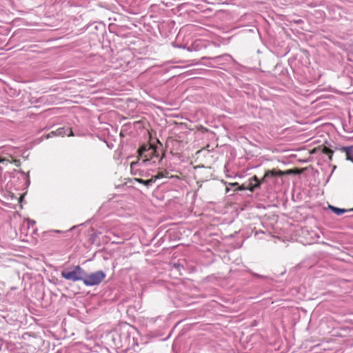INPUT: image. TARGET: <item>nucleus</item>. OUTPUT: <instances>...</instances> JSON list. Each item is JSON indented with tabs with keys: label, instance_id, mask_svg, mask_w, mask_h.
I'll use <instances>...</instances> for the list:
<instances>
[{
	"label": "nucleus",
	"instance_id": "nucleus-4",
	"mask_svg": "<svg viewBox=\"0 0 353 353\" xmlns=\"http://www.w3.org/2000/svg\"><path fill=\"white\" fill-rule=\"evenodd\" d=\"M343 150L346 153V159L353 162V148L349 147L345 148Z\"/></svg>",
	"mask_w": 353,
	"mask_h": 353
},
{
	"label": "nucleus",
	"instance_id": "nucleus-22",
	"mask_svg": "<svg viewBox=\"0 0 353 353\" xmlns=\"http://www.w3.org/2000/svg\"><path fill=\"white\" fill-rule=\"evenodd\" d=\"M265 181V179H264V176H263V179L261 181H259L261 183L264 182Z\"/></svg>",
	"mask_w": 353,
	"mask_h": 353
},
{
	"label": "nucleus",
	"instance_id": "nucleus-2",
	"mask_svg": "<svg viewBox=\"0 0 353 353\" xmlns=\"http://www.w3.org/2000/svg\"><path fill=\"white\" fill-rule=\"evenodd\" d=\"M105 277V274L101 271H97L90 274H85L83 279V283L87 286L99 285Z\"/></svg>",
	"mask_w": 353,
	"mask_h": 353
},
{
	"label": "nucleus",
	"instance_id": "nucleus-9",
	"mask_svg": "<svg viewBox=\"0 0 353 353\" xmlns=\"http://www.w3.org/2000/svg\"><path fill=\"white\" fill-rule=\"evenodd\" d=\"M261 185V182H256L255 183L250 184V187L248 188V190L252 192L255 188H259Z\"/></svg>",
	"mask_w": 353,
	"mask_h": 353
},
{
	"label": "nucleus",
	"instance_id": "nucleus-17",
	"mask_svg": "<svg viewBox=\"0 0 353 353\" xmlns=\"http://www.w3.org/2000/svg\"><path fill=\"white\" fill-rule=\"evenodd\" d=\"M135 180L139 182V183H143V180L141 179H135Z\"/></svg>",
	"mask_w": 353,
	"mask_h": 353
},
{
	"label": "nucleus",
	"instance_id": "nucleus-16",
	"mask_svg": "<svg viewBox=\"0 0 353 353\" xmlns=\"http://www.w3.org/2000/svg\"><path fill=\"white\" fill-rule=\"evenodd\" d=\"M135 180L139 182V183H143V180L141 179H135Z\"/></svg>",
	"mask_w": 353,
	"mask_h": 353
},
{
	"label": "nucleus",
	"instance_id": "nucleus-7",
	"mask_svg": "<svg viewBox=\"0 0 353 353\" xmlns=\"http://www.w3.org/2000/svg\"><path fill=\"white\" fill-rule=\"evenodd\" d=\"M165 174H168V172H165V173H163V172H159L157 175L152 176V178L154 179H155V181L157 180V179H163L164 177H165Z\"/></svg>",
	"mask_w": 353,
	"mask_h": 353
},
{
	"label": "nucleus",
	"instance_id": "nucleus-13",
	"mask_svg": "<svg viewBox=\"0 0 353 353\" xmlns=\"http://www.w3.org/2000/svg\"><path fill=\"white\" fill-rule=\"evenodd\" d=\"M254 181L255 182H260L258 178L256 176H254L252 178L250 179V184H252V181Z\"/></svg>",
	"mask_w": 353,
	"mask_h": 353
},
{
	"label": "nucleus",
	"instance_id": "nucleus-19",
	"mask_svg": "<svg viewBox=\"0 0 353 353\" xmlns=\"http://www.w3.org/2000/svg\"><path fill=\"white\" fill-rule=\"evenodd\" d=\"M238 190H248V188H244L243 186H239L238 188Z\"/></svg>",
	"mask_w": 353,
	"mask_h": 353
},
{
	"label": "nucleus",
	"instance_id": "nucleus-5",
	"mask_svg": "<svg viewBox=\"0 0 353 353\" xmlns=\"http://www.w3.org/2000/svg\"><path fill=\"white\" fill-rule=\"evenodd\" d=\"M330 208L337 215H341L346 211L345 209L338 208L334 206H330Z\"/></svg>",
	"mask_w": 353,
	"mask_h": 353
},
{
	"label": "nucleus",
	"instance_id": "nucleus-12",
	"mask_svg": "<svg viewBox=\"0 0 353 353\" xmlns=\"http://www.w3.org/2000/svg\"><path fill=\"white\" fill-rule=\"evenodd\" d=\"M284 175V172L281 170H275V176H283Z\"/></svg>",
	"mask_w": 353,
	"mask_h": 353
},
{
	"label": "nucleus",
	"instance_id": "nucleus-20",
	"mask_svg": "<svg viewBox=\"0 0 353 353\" xmlns=\"http://www.w3.org/2000/svg\"><path fill=\"white\" fill-rule=\"evenodd\" d=\"M69 130H70V133L68 134V136H69V137L73 136L74 134H73V132H72V130L70 129Z\"/></svg>",
	"mask_w": 353,
	"mask_h": 353
},
{
	"label": "nucleus",
	"instance_id": "nucleus-3",
	"mask_svg": "<svg viewBox=\"0 0 353 353\" xmlns=\"http://www.w3.org/2000/svg\"><path fill=\"white\" fill-rule=\"evenodd\" d=\"M139 155L142 158H145L143 160V163H145L150 160V159L153 158L157 156V150L155 146L152 145H148L143 146L139 150Z\"/></svg>",
	"mask_w": 353,
	"mask_h": 353
},
{
	"label": "nucleus",
	"instance_id": "nucleus-1",
	"mask_svg": "<svg viewBox=\"0 0 353 353\" xmlns=\"http://www.w3.org/2000/svg\"><path fill=\"white\" fill-rule=\"evenodd\" d=\"M63 278L72 281H82L85 276L84 270L79 265L74 266L69 270L61 272Z\"/></svg>",
	"mask_w": 353,
	"mask_h": 353
},
{
	"label": "nucleus",
	"instance_id": "nucleus-15",
	"mask_svg": "<svg viewBox=\"0 0 353 353\" xmlns=\"http://www.w3.org/2000/svg\"><path fill=\"white\" fill-rule=\"evenodd\" d=\"M283 172H284V175H285V174H290L294 173L292 170H288L283 171Z\"/></svg>",
	"mask_w": 353,
	"mask_h": 353
},
{
	"label": "nucleus",
	"instance_id": "nucleus-6",
	"mask_svg": "<svg viewBox=\"0 0 353 353\" xmlns=\"http://www.w3.org/2000/svg\"><path fill=\"white\" fill-rule=\"evenodd\" d=\"M322 152L323 154L327 155L330 160L332 159L333 152L330 149H329L327 147H323V149H322Z\"/></svg>",
	"mask_w": 353,
	"mask_h": 353
},
{
	"label": "nucleus",
	"instance_id": "nucleus-10",
	"mask_svg": "<svg viewBox=\"0 0 353 353\" xmlns=\"http://www.w3.org/2000/svg\"><path fill=\"white\" fill-rule=\"evenodd\" d=\"M155 182V179H154L152 177L150 179H148V180H143V184L146 185V186H150L151 185L152 183H154Z\"/></svg>",
	"mask_w": 353,
	"mask_h": 353
},
{
	"label": "nucleus",
	"instance_id": "nucleus-14",
	"mask_svg": "<svg viewBox=\"0 0 353 353\" xmlns=\"http://www.w3.org/2000/svg\"><path fill=\"white\" fill-rule=\"evenodd\" d=\"M137 164H138V162H132L130 164L131 170H132Z\"/></svg>",
	"mask_w": 353,
	"mask_h": 353
},
{
	"label": "nucleus",
	"instance_id": "nucleus-8",
	"mask_svg": "<svg viewBox=\"0 0 353 353\" xmlns=\"http://www.w3.org/2000/svg\"><path fill=\"white\" fill-rule=\"evenodd\" d=\"M275 176V170H268L264 174V179H266L268 177L274 176Z\"/></svg>",
	"mask_w": 353,
	"mask_h": 353
},
{
	"label": "nucleus",
	"instance_id": "nucleus-23",
	"mask_svg": "<svg viewBox=\"0 0 353 353\" xmlns=\"http://www.w3.org/2000/svg\"><path fill=\"white\" fill-rule=\"evenodd\" d=\"M231 185H233V186H235V185H237L238 183H231Z\"/></svg>",
	"mask_w": 353,
	"mask_h": 353
},
{
	"label": "nucleus",
	"instance_id": "nucleus-21",
	"mask_svg": "<svg viewBox=\"0 0 353 353\" xmlns=\"http://www.w3.org/2000/svg\"><path fill=\"white\" fill-rule=\"evenodd\" d=\"M24 197V195H21L19 199V202L21 203Z\"/></svg>",
	"mask_w": 353,
	"mask_h": 353
},
{
	"label": "nucleus",
	"instance_id": "nucleus-18",
	"mask_svg": "<svg viewBox=\"0 0 353 353\" xmlns=\"http://www.w3.org/2000/svg\"><path fill=\"white\" fill-rule=\"evenodd\" d=\"M6 161H8L7 159H6L5 158H1L0 159V163H3V162H6Z\"/></svg>",
	"mask_w": 353,
	"mask_h": 353
},
{
	"label": "nucleus",
	"instance_id": "nucleus-11",
	"mask_svg": "<svg viewBox=\"0 0 353 353\" xmlns=\"http://www.w3.org/2000/svg\"><path fill=\"white\" fill-rule=\"evenodd\" d=\"M57 134L59 135H61V136H63L64 134H65V132H64V129L63 128H59L57 130V132H56Z\"/></svg>",
	"mask_w": 353,
	"mask_h": 353
}]
</instances>
